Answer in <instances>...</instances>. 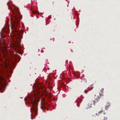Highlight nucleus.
Instances as JSON below:
<instances>
[{
	"instance_id": "nucleus-1",
	"label": "nucleus",
	"mask_w": 120,
	"mask_h": 120,
	"mask_svg": "<svg viewBox=\"0 0 120 120\" xmlns=\"http://www.w3.org/2000/svg\"><path fill=\"white\" fill-rule=\"evenodd\" d=\"M0 43V50L3 52L5 57L7 59V58L6 57V56H8V50L12 49L11 46L10 44L8 45L7 47L4 42L3 40L1 41Z\"/></svg>"
},
{
	"instance_id": "nucleus-2",
	"label": "nucleus",
	"mask_w": 120,
	"mask_h": 120,
	"mask_svg": "<svg viewBox=\"0 0 120 120\" xmlns=\"http://www.w3.org/2000/svg\"><path fill=\"white\" fill-rule=\"evenodd\" d=\"M30 101L32 105L31 111L34 112L37 115V112H38V104L36 102V101L34 99H31Z\"/></svg>"
},
{
	"instance_id": "nucleus-3",
	"label": "nucleus",
	"mask_w": 120,
	"mask_h": 120,
	"mask_svg": "<svg viewBox=\"0 0 120 120\" xmlns=\"http://www.w3.org/2000/svg\"><path fill=\"white\" fill-rule=\"evenodd\" d=\"M99 95L97 94L95 95V97L96 96L95 98V101H98V99H100L101 97V94L99 93Z\"/></svg>"
},
{
	"instance_id": "nucleus-4",
	"label": "nucleus",
	"mask_w": 120,
	"mask_h": 120,
	"mask_svg": "<svg viewBox=\"0 0 120 120\" xmlns=\"http://www.w3.org/2000/svg\"><path fill=\"white\" fill-rule=\"evenodd\" d=\"M92 102V101L90 102V103H89L88 105L86 107L87 109H88V108H90L92 107V104L91 103Z\"/></svg>"
},
{
	"instance_id": "nucleus-5",
	"label": "nucleus",
	"mask_w": 120,
	"mask_h": 120,
	"mask_svg": "<svg viewBox=\"0 0 120 120\" xmlns=\"http://www.w3.org/2000/svg\"><path fill=\"white\" fill-rule=\"evenodd\" d=\"M111 104L109 102L108 103H107L105 107V109L107 110L110 106Z\"/></svg>"
},
{
	"instance_id": "nucleus-6",
	"label": "nucleus",
	"mask_w": 120,
	"mask_h": 120,
	"mask_svg": "<svg viewBox=\"0 0 120 120\" xmlns=\"http://www.w3.org/2000/svg\"><path fill=\"white\" fill-rule=\"evenodd\" d=\"M4 79L2 77L0 76V81H2ZM0 84L2 86H3V84L1 82V81H0Z\"/></svg>"
},
{
	"instance_id": "nucleus-7",
	"label": "nucleus",
	"mask_w": 120,
	"mask_h": 120,
	"mask_svg": "<svg viewBox=\"0 0 120 120\" xmlns=\"http://www.w3.org/2000/svg\"><path fill=\"white\" fill-rule=\"evenodd\" d=\"M69 51L71 53L73 52V51H72V49H70L69 50Z\"/></svg>"
},
{
	"instance_id": "nucleus-8",
	"label": "nucleus",
	"mask_w": 120,
	"mask_h": 120,
	"mask_svg": "<svg viewBox=\"0 0 120 120\" xmlns=\"http://www.w3.org/2000/svg\"><path fill=\"white\" fill-rule=\"evenodd\" d=\"M83 82L85 83H86L87 82L86 79H83Z\"/></svg>"
},
{
	"instance_id": "nucleus-9",
	"label": "nucleus",
	"mask_w": 120,
	"mask_h": 120,
	"mask_svg": "<svg viewBox=\"0 0 120 120\" xmlns=\"http://www.w3.org/2000/svg\"><path fill=\"white\" fill-rule=\"evenodd\" d=\"M103 112V110H101V111H99L98 112V113L100 114H101V113Z\"/></svg>"
},
{
	"instance_id": "nucleus-10",
	"label": "nucleus",
	"mask_w": 120,
	"mask_h": 120,
	"mask_svg": "<svg viewBox=\"0 0 120 120\" xmlns=\"http://www.w3.org/2000/svg\"><path fill=\"white\" fill-rule=\"evenodd\" d=\"M88 91V90H86L84 91V92L85 94L87 93Z\"/></svg>"
},
{
	"instance_id": "nucleus-11",
	"label": "nucleus",
	"mask_w": 120,
	"mask_h": 120,
	"mask_svg": "<svg viewBox=\"0 0 120 120\" xmlns=\"http://www.w3.org/2000/svg\"><path fill=\"white\" fill-rule=\"evenodd\" d=\"M93 105H95V101H94V100H93Z\"/></svg>"
},
{
	"instance_id": "nucleus-12",
	"label": "nucleus",
	"mask_w": 120,
	"mask_h": 120,
	"mask_svg": "<svg viewBox=\"0 0 120 120\" xmlns=\"http://www.w3.org/2000/svg\"><path fill=\"white\" fill-rule=\"evenodd\" d=\"M41 109H42L43 111L44 108L43 107H41Z\"/></svg>"
},
{
	"instance_id": "nucleus-13",
	"label": "nucleus",
	"mask_w": 120,
	"mask_h": 120,
	"mask_svg": "<svg viewBox=\"0 0 120 120\" xmlns=\"http://www.w3.org/2000/svg\"><path fill=\"white\" fill-rule=\"evenodd\" d=\"M101 90H102L101 91H103L104 90V89L103 88H102L101 89Z\"/></svg>"
},
{
	"instance_id": "nucleus-14",
	"label": "nucleus",
	"mask_w": 120,
	"mask_h": 120,
	"mask_svg": "<svg viewBox=\"0 0 120 120\" xmlns=\"http://www.w3.org/2000/svg\"><path fill=\"white\" fill-rule=\"evenodd\" d=\"M10 28H11V30H12V28L11 26H10Z\"/></svg>"
},
{
	"instance_id": "nucleus-15",
	"label": "nucleus",
	"mask_w": 120,
	"mask_h": 120,
	"mask_svg": "<svg viewBox=\"0 0 120 120\" xmlns=\"http://www.w3.org/2000/svg\"><path fill=\"white\" fill-rule=\"evenodd\" d=\"M107 119V118L106 117V118H105L104 120H106Z\"/></svg>"
},
{
	"instance_id": "nucleus-16",
	"label": "nucleus",
	"mask_w": 120,
	"mask_h": 120,
	"mask_svg": "<svg viewBox=\"0 0 120 120\" xmlns=\"http://www.w3.org/2000/svg\"><path fill=\"white\" fill-rule=\"evenodd\" d=\"M103 114H105V113L104 112H103Z\"/></svg>"
},
{
	"instance_id": "nucleus-17",
	"label": "nucleus",
	"mask_w": 120,
	"mask_h": 120,
	"mask_svg": "<svg viewBox=\"0 0 120 120\" xmlns=\"http://www.w3.org/2000/svg\"><path fill=\"white\" fill-rule=\"evenodd\" d=\"M9 27H10L9 26V27L8 28V30H9Z\"/></svg>"
},
{
	"instance_id": "nucleus-18",
	"label": "nucleus",
	"mask_w": 120,
	"mask_h": 120,
	"mask_svg": "<svg viewBox=\"0 0 120 120\" xmlns=\"http://www.w3.org/2000/svg\"><path fill=\"white\" fill-rule=\"evenodd\" d=\"M41 89H42V87H41Z\"/></svg>"
},
{
	"instance_id": "nucleus-19",
	"label": "nucleus",
	"mask_w": 120,
	"mask_h": 120,
	"mask_svg": "<svg viewBox=\"0 0 120 120\" xmlns=\"http://www.w3.org/2000/svg\"><path fill=\"white\" fill-rule=\"evenodd\" d=\"M77 105L79 107V106L77 104Z\"/></svg>"
},
{
	"instance_id": "nucleus-20",
	"label": "nucleus",
	"mask_w": 120,
	"mask_h": 120,
	"mask_svg": "<svg viewBox=\"0 0 120 120\" xmlns=\"http://www.w3.org/2000/svg\"><path fill=\"white\" fill-rule=\"evenodd\" d=\"M31 119H33L32 118V117H31Z\"/></svg>"
},
{
	"instance_id": "nucleus-21",
	"label": "nucleus",
	"mask_w": 120,
	"mask_h": 120,
	"mask_svg": "<svg viewBox=\"0 0 120 120\" xmlns=\"http://www.w3.org/2000/svg\"><path fill=\"white\" fill-rule=\"evenodd\" d=\"M0 33V34H1V32Z\"/></svg>"
},
{
	"instance_id": "nucleus-22",
	"label": "nucleus",
	"mask_w": 120,
	"mask_h": 120,
	"mask_svg": "<svg viewBox=\"0 0 120 120\" xmlns=\"http://www.w3.org/2000/svg\"><path fill=\"white\" fill-rule=\"evenodd\" d=\"M54 3V2H53V3Z\"/></svg>"
},
{
	"instance_id": "nucleus-23",
	"label": "nucleus",
	"mask_w": 120,
	"mask_h": 120,
	"mask_svg": "<svg viewBox=\"0 0 120 120\" xmlns=\"http://www.w3.org/2000/svg\"><path fill=\"white\" fill-rule=\"evenodd\" d=\"M83 98H84V97H83Z\"/></svg>"
}]
</instances>
